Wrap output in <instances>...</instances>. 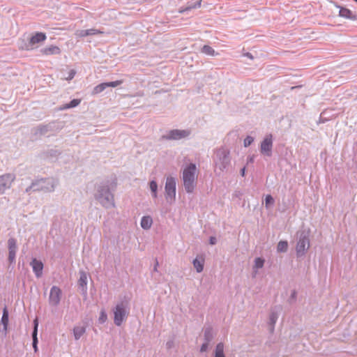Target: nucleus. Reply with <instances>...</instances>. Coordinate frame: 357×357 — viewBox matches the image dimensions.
<instances>
[{
  "mask_svg": "<svg viewBox=\"0 0 357 357\" xmlns=\"http://www.w3.org/2000/svg\"><path fill=\"white\" fill-rule=\"evenodd\" d=\"M86 329L84 326H77L73 328V334L76 340H79L85 333Z\"/></svg>",
  "mask_w": 357,
  "mask_h": 357,
  "instance_id": "14",
  "label": "nucleus"
},
{
  "mask_svg": "<svg viewBox=\"0 0 357 357\" xmlns=\"http://www.w3.org/2000/svg\"><path fill=\"white\" fill-rule=\"evenodd\" d=\"M153 223L152 218L150 216H144L142 218L141 226L144 229H149Z\"/></svg>",
  "mask_w": 357,
  "mask_h": 357,
  "instance_id": "15",
  "label": "nucleus"
},
{
  "mask_svg": "<svg viewBox=\"0 0 357 357\" xmlns=\"http://www.w3.org/2000/svg\"><path fill=\"white\" fill-rule=\"evenodd\" d=\"M214 357H225L224 345L222 343H219L217 344Z\"/></svg>",
  "mask_w": 357,
  "mask_h": 357,
  "instance_id": "20",
  "label": "nucleus"
},
{
  "mask_svg": "<svg viewBox=\"0 0 357 357\" xmlns=\"http://www.w3.org/2000/svg\"><path fill=\"white\" fill-rule=\"evenodd\" d=\"M123 83V80H116L114 82H106L107 86L116 87Z\"/></svg>",
  "mask_w": 357,
  "mask_h": 357,
  "instance_id": "28",
  "label": "nucleus"
},
{
  "mask_svg": "<svg viewBox=\"0 0 357 357\" xmlns=\"http://www.w3.org/2000/svg\"><path fill=\"white\" fill-rule=\"evenodd\" d=\"M42 53L44 55L59 54L61 50L59 47L51 45L42 50Z\"/></svg>",
  "mask_w": 357,
  "mask_h": 357,
  "instance_id": "11",
  "label": "nucleus"
},
{
  "mask_svg": "<svg viewBox=\"0 0 357 357\" xmlns=\"http://www.w3.org/2000/svg\"><path fill=\"white\" fill-rule=\"evenodd\" d=\"M288 243L286 241H280L277 246V250L279 252H284L287 250Z\"/></svg>",
  "mask_w": 357,
  "mask_h": 357,
  "instance_id": "21",
  "label": "nucleus"
},
{
  "mask_svg": "<svg viewBox=\"0 0 357 357\" xmlns=\"http://www.w3.org/2000/svg\"><path fill=\"white\" fill-rule=\"evenodd\" d=\"M215 242H216V239H215V237H211V238H210V243H211V244L213 245V244H215Z\"/></svg>",
  "mask_w": 357,
  "mask_h": 357,
  "instance_id": "37",
  "label": "nucleus"
},
{
  "mask_svg": "<svg viewBox=\"0 0 357 357\" xmlns=\"http://www.w3.org/2000/svg\"><path fill=\"white\" fill-rule=\"evenodd\" d=\"M202 52L210 56L215 55V50L209 45H204L202 49Z\"/></svg>",
  "mask_w": 357,
  "mask_h": 357,
  "instance_id": "22",
  "label": "nucleus"
},
{
  "mask_svg": "<svg viewBox=\"0 0 357 357\" xmlns=\"http://www.w3.org/2000/svg\"><path fill=\"white\" fill-rule=\"evenodd\" d=\"M245 167H243V168L241 169V175H242L243 176L245 175Z\"/></svg>",
  "mask_w": 357,
  "mask_h": 357,
  "instance_id": "38",
  "label": "nucleus"
},
{
  "mask_svg": "<svg viewBox=\"0 0 357 357\" xmlns=\"http://www.w3.org/2000/svg\"><path fill=\"white\" fill-rule=\"evenodd\" d=\"M75 75V71L74 70H70L68 73V77H65L66 80H71Z\"/></svg>",
  "mask_w": 357,
  "mask_h": 357,
  "instance_id": "34",
  "label": "nucleus"
},
{
  "mask_svg": "<svg viewBox=\"0 0 357 357\" xmlns=\"http://www.w3.org/2000/svg\"><path fill=\"white\" fill-rule=\"evenodd\" d=\"M107 319V314L105 313V312L104 310H102L100 312V314L99 317V322L104 323L106 321Z\"/></svg>",
  "mask_w": 357,
  "mask_h": 357,
  "instance_id": "30",
  "label": "nucleus"
},
{
  "mask_svg": "<svg viewBox=\"0 0 357 357\" xmlns=\"http://www.w3.org/2000/svg\"><path fill=\"white\" fill-rule=\"evenodd\" d=\"M264 260L262 259L260 257H258L257 259H255V267L256 268H262L263 266H264Z\"/></svg>",
  "mask_w": 357,
  "mask_h": 357,
  "instance_id": "27",
  "label": "nucleus"
},
{
  "mask_svg": "<svg viewBox=\"0 0 357 357\" xmlns=\"http://www.w3.org/2000/svg\"><path fill=\"white\" fill-rule=\"evenodd\" d=\"M34 323V328L32 334L33 337V347L34 351L36 352L38 351V338H37V333H38V319H35L33 321Z\"/></svg>",
  "mask_w": 357,
  "mask_h": 357,
  "instance_id": "12",
  "label": "nucleus"
},
{
  "mask_svg": "<svg viewBox=\"0 0 357 357\" xmlns=\"http://www.w3.org/2000/svg\"><path fill=\"white\" fill-rule=\"evenodd\" d=\"M114 321L115 324L117 326H121L128 314L126 303L122 302L119 304H117L114 308Z\"/></svg>",
  "mask_w": 357,
  "mask_h": 357,
  "instance_id": "3",
  "label": "nucleus"
},
{
  "mask_svg": "<svg viewBox=\"0 0 357 357\" xmlns=\"http://www.w3.org/2000/svg\"><path fill=\"white\" fill-rule=\"evenodd\" d=\"M31 266L36 277H40L43 274V264L40 261L33 259L31 262Z\"/></svg>",
  "mask_w": 357,
  "mask_h": 357,
  "instance_id": "9",
  "label": "nucleus"
},
{
  "mask_svg": "<svg viewBox=\"0 0 357 357\" xmlns=\"http://www.w3.org/2000/svg\"><path fill=\"white\" fill-rule=\"evenodd\" d=\"M265 201H266V207H268V205H270V204H273L274 202L273 198L270 195H266Z\"/></svg>",
  "mask_w": 357,
  "mask_h": 357,
  "instance_id": "31",
  "label": "nucleus"
},
{
  "mask_svg": "<svg viewBox=\"0 0 357 357\" xmlns=\"http://www.w3.org/2000/svg\"><path fill=\"white\" fill-rule=\"evenodd\" d=\"M8 259L10 262H13L15 258V254L17 250L16 240L13 238H10L8 241Z\"/></svg>",
  "mask_w": 357,
  "mask_h": 357,
  "instance_id": "8",
  "label": "nucleus"
},
{
  "mask_svg": "<svg viewBox=\"0 0 357 357\" xmlns=\"http://www.w3.org/2000/svg\"><path fill=\"white\" fill-rule=\"evenodd\" d=\"M87 33H89V36L90 35H96V34H100V33H102L103 32L101 31H99L98 29H87Z\"/></svg>",
  "mask_w": 357,
  "mask_h": 357,
  "instance_id": "32",
  "label": "nucleus"
},
{
  "mask_svg": "<svg viewBox=\"0 0 357 357\" xmlns=\"http://www.w3.org/2000/svg\"><path fill=\"white\" fill-rule=\"evenodd\" d=\"M150 188L151 192H153V196L154 197H156L157 196V189H158V185L155 181H152L150 183Z\"/></svg>",
  "mask_w": 357,
  "mask_h": 357,
  "instance_id": "26",
  "label": "nucleus"
},
{
  "mask_svg": "<svg viewBox=\"0 0 357 357\" xmlns=\"http://www.w3.org/2000/svg\"><path fill=\"white\" fill-rule=\"evenodd\" d=\"M61 297V290L59 287L54 286L50 293L49 302L53 306L59 305Z\"/></svg>",
  "mask_w": 357,
  "mask_h": 357,
  "instance_id": "5",
  "label": "nucleus"
},
{
  "mask_svg": "<svg viewBox=\"0 0 357 357\" xmlns=\"http://www.w3.org/2000/svg\"><path fill=\"white\" fill-rule=\"evenodd\" d=\"M339 15L340 17L347 18V19H351V20H355L356 17L353 14V13L348 8H340L339 11Z\"/></svg>",
  "mask_w": 357,
  "mask_h": 357,
  "instance_id": "13",
  "label": "nucleus"
},
{
  "mask_svg": "<svg viewBox=\"0 0 357 357\" xmlns=\"http://www.w3.org/2000/svg\"><path fill=\"white\" fill-rule=\"evenodd\" d=\"M208 344L206 342V343H204L202 347H201V351L202 352H204V351H206L208 349Z\"/></svg>",
  "mask_w": 357,
  "mask_h": 357,
  "instance_id": "35",
  "label": "nucleus"
},
{
  "mask_svg": "<svg viewBox=\"0 0 357 357\" xmlns=\"http://www.w3.org/2000/svg\"><path fill=\"white\" fill-rule=\"evenodd\" d=\"M189 134L190 132L188 130H172L169 132L166 138L168 139H180L188 137Z\"/></svg>",
  "mask_w": 357,
  "mask_h": 357,
  "instance_id": "7",
  "label": "nucleus"
},
{
  "mask_svg": "<svg viewBox=\"0 0 357 357\" xmlns=\"http://www.w3.org/2000/svg\"><path fill=\"white\" fill-rule=\"evenodd\" d=\"M197 179V167L195 164H190L183 169V181L187 192L193 191Z\"/></svg>",
  "mask_w": 357,
  "mask_h": 357,
  "instance_id": "1",
  "label": "nucleus"
},
{
  "mask_svg": "<svg viewBox=\"0 0 357 357\" xmlns=\"http://www.w3.org/2000/svg\"><path fill=\"white\" fill-rule=\"evenodd\" d=\"M229 154V152H227L225 155V157L227 158V155Z\"/></svg>",
  "mask_w": 357,
  "mask_h": 357,
  "instance_id": "39",
  "label": "nucleus"
},
{
  "mask_svg": "<svg viewBox=\"0 0 357 357\" xmlns=\"http://www.w3.org/2000/svg\"><path fill=\"white\" fill-rule=\"evenodd\" d=\"M165 198L167 202L172 203L176 197V181L172 176H168L165 183Z\"/></svg>",
  "mask_w": 357,
  "mask_h": 357,
  "instance_id": "2",
  "label": "nucleus"
},
{
  "mask_svg": "<svg viewBox=\"0 0 357 357\" xmlns=\"http://www.w3.org/2000/svg\"><path fill=\"white\" fill-rule=\"evenodd\" d=\"M272 149V136L266 137L261 144V152L266 155H271Z\"/></svg>",
  "mask_w": 357,
  "mask_h": 357,
  "instance_id": "6",
  "label": "nucleus"
},
{
  "mask_svg": "<svg viewBox=\"0 0 357 357\" xmlns=\"http://www.w3.org/2000/svg\"><path fill=\"white\" fill-rule=\"evenodd\" d=\"M270 319H271L272 324H275V322L276 321V319H277V317L275 314H271Z\"/></svg>",
  "mask_w": 357,
  "mask_h": 357,
  "instance_id": "36",
  "label": "nucleus"
},
{
  "mask_svg": "<svg viewBox=\"0 0 357 357\" xmlns=\"http://www.w3.org/2000/svg\"><path fill=\"white\" fill-rule=\"evenodd\" d=\"M107 87L106 82L100 84L93 89V93L98 94L104 91Z\"/></svg>",
  "mask_w": 357,
  "mask_h": 357,
  "instance_id": "24",
  "label": "nucleus"
},
{
  "mask_svg": "<svg viewBox=\"0 0 357 357\" xmlns=\"http://www.w3.org/2000/svg\"><path fill=\"white\" fill-rule=\"evenodd\" d=\"M78 284L82 288H84L86 286L87 275L85 272H84V271L80 272V277L78 280Z\"/></svg>",
  "mask_w": 357,
  "mask_h": 357,
  "instance_id": "18",
  "label": "nucleus"
},
{
  "mask_svg": "<svg viewBox=\"0 0 357 357\" xmlns=\"http://www.w3.org/2000/svg\"><path fill=\"white\" fill-rule=\"evenodd\" d=\"M46 35L44 33L42 32H37L29 40V43L32 45L43 42L46 40Z\"/></svg>",
  "mask_w": 357,
  "mask_h": 357,
  "instance_id": "10",
  "label": "nucleus"
},
{
  "mask_svg": "<svg viewBox=\"0 0 357 357\" xmlns=\"http://www.w3.org/2000/svg\"><path fill=\"white\" fill-rule=\"evenodd\" d=\"M202 1V0H197V1L195 3H194L193 5L189 6L187 8H185V9H181L179 10V12L183 13L184 11H186V10L199 8L201 6Z\"/></svg>",
  "mask_w": 357,
  "mask_h": 357,
  "instance_id": "25",
  "label": "nucleus"
},
{
  "mask_svg": "<svg viewBox=\"0 0 357 357\" xmlns=\"http://www.w3.org/2000/svg\"><path fill=\"white\" fill-rule=\"evenodd\" d=\"M80 102H81L80 99H73V100H71L70 102V103L63 105L61 109H67L69 108L75 107L77 105H79Z\"/></svg>",
  "mask_w": 357,
  "mask_h": 357,
  "instance_id": "17",
  "label": "nucleus"
},
{
  "mask_svg": "<svg viewBox=\"0 0 357 357\" xmlns=\"http://www.w3.org/2000/svg\"><path fill=\"white\" fill-rule=\"evenodd\" d=\"M254 141V139L250 137V136H248L245 139H244V146L245 147L250 146Z\"/></svg>",
  "mask_w": 357,
  "mask_h": 357,
  "instance_id": "33",
  "label": "nucleus"
},
{
  "mask_svg": "<svg viewBox=\"0 0 357 357\" xmlns=\"http://www.w3.org/2000/svg\"><path fill=\"white\" fill-rule=\"evenodd\" d=\"M75 35L77 37L83 38L89 36V33H87L86 30H79L76 31Z\"/></svg>",
  "mask_w": 357,
  "mask_h": 357,
  "instance_id": "29",
  "label": "nucleus"
},
{
  "mask_svg": "<svg viewBox=\"0 0 357 357\" xmlns=\"http://www.w3.org/2000/svg\"><path fill=\"white\" fill-rule=\"evenodd\" d=\"M1 322L4 326V329L6 330L8 324V313L6 308H4V310H3V316L1 318Z\"/></svg>",
  "mask_w": 357,
  "mask_h": 357,
  "instance_id": "23",
  "label": "nucleus"
},
{
  "mask_svg": "<svg viewBox=\"0 0 357 357\" xmlns=\"http://www.w3.org/2000/svg\"><path fill=\"white\" fill-rule=\"evenodd\" d=\"M193 265L198 273L202 272L204 268V259H202L199 260L198 259H195L193 261Z\"/></svg>",
  "mask_w": 357,
  "mask_h": 357,
  "instance_id": "19",
  "label": "nucleus"
},
{
  "mask_svg": "<svg viewBox=\"0 0 357 357\" xmlns=\"http://www.w3.org/2000/svg\"><path fill=\"white\" fill-rule=\"evenodd\" d=\"M13 181V178L10 174H6L2 176H0V185H3L6 187L8 184L10 185L11 182Z\"/></svg>",
  "mask_w": 357,
  "mask_h": 357,
  "instance_id": "16",
  "label": "nucleus"
},
{
  "mask_svg": "<svg viewBox=\"0 0 357 357\" xmlns=\"http://www.w3.org/2000/svg\"><path fill=\"white\" fill-rule=\"evenodd\" d=\"M310 247L308 234L304 231L301 233L299 241L297 243L296 250L298 256H302Z\"/></svg>",
  "mask_w": 357,
  "mask_h": 357,
  "instance_id": "4",
  "label": "nucleus"
}]
</instances>
